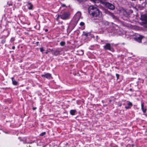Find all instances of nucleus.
<instances>
[{"mask_svg":"<svg viewBox=\"0 0 147 147\" xmlns=\"http://www.w3.org/2000/svg\"><path fill=\"white\" fill-rule=\"evenodd\" d=\"M105 5L106 7L108 8L111 10H113L115 8V6L109 3L106 2L105 3Z\"/></svg>","mask_w":147,"mask_h":147,"instance_id":"obj_5","label":"nucleus"},{"mask_svg":"<svg viewBox=\"0 0 147 147\" xmlns=\"http://www.w3.org/2000/svg\"><path fill=\"white\" fill-rule=\"evenodd\" d=\"M45 134H46L45 132H43V133H42L41 134H40V135L41 136H44V135H45Z\"/></svg>","mask_w":147,"mask_h":147,"instance_id":"obj_15","label":"nucleus"},{"mask_svg":"<svg viewBox=\"0 0 147 147\" xmlns=\"http://www.w3.org/2000/svg\"><path fill=\"white\" fill-rule=\"evenodd\" d=\"M108 14L111 16H112L113 15V13L110 12H108Z\"/></svg>","mask_w":147,"mask_h":147,"instance_id":"obj_18","label":"nucleus"},{"mask_svg":"<svg viewBox=\"0 0 147 147\" xmlns=\"http://www.w3.org/2000/svg\"><path fill=\"white\" fill-rule=\"evenodd\" d=\"M116 76L117 77V79H118L119 78V75L118 74H116Z\"/></svg>","mask_w":147,"mask_h":147,"instance_id":"obj_23","label":"nucleus"},{"mask_svg":"<svg viewBox=\"0 0 147 147\" xmlns=\"http://www.w3.org/2000/svg\"><path fill=\"white\" fill-rule=\"evenodd\" d=\"M12 49H15V47L14 46H13L12 47Z\"/></svg>","mask_w":147,"mask_h":147,"instance_id":"obj_30","label":"nucleus"},{"mask_svg":"<svg viewBox=\"0 0 147 147\" xmlns=\"http://www.w3.org/2000/svg\"><path fill=\"white\" fill-rule=\"evenodd\" d=\"M121 104H120V105H119V106H121Z\"/></svg>","mask_w":147,"mask_h":147,"instance_id":"obj_37","label":"nucleus"},{"mask_svg":"<svg viewBox=\"0 0 147 147\" xmlns=\"http://www.w3.org/2000/svg\"><path fill=\"white\" fill-rule=\"evenodd\" d=\"M108 12H109V11H106V13H107V14H108Z\"/></svg>","mask_w":147,"mask_h":147,"instance_id":"obj_34","label":"nucleus"},{"mask_svg":"<svg viewBox=\"0 0 147 147\" xmlns=\"http://www.w3.org/2000/svg\"><path fill=\"white\" fill-rule=\"evenodd\" d=\"M90 0L91 1H92L93 2H95L96 1V0Z\"/></svg>","mask_w":147,"mask_h":147,"instance_id":"obj_31","label":"nucleus"},{"mask_svg":"<svg viewBox=\"0 0 147 147\" xmlns=\"http://www.w3.org/2000/svg\"><path fill=\"white\" fill-rule=\"evenodd\" d=\"M48 31V30L47 29H46V30H45V32H47V31Z\"/></svg>","mask_w":147,"mask_h":147,"instance_id":"obj_32","label":"nucleus"},{"mask_svg":"<svg viewBox=\"0 0 147 147\" xmlns=\"http://www.w3.org/2000/svg\"><path fill=\"white\" fill-rule=\"evenodd\" d=\"M11 79L12 81L13 84L15 85H17L18 83V82L14 80V78H11Z\"/></svg>","mask_w":147,"mask_h":147,"instance_id":"obj_10","label":"nucleus"},{"mask_svg":"<svg viewBox=\"0 0 147 147\" xmlns=\"http://www.w3.org/2000/svg\"><path fill=\"white\" fill-rule=\"evenodd\" d=\"M42 77H46V78L49 79L50 78H52V77L51 76V74L49 73H47L45 75H42Z\"/></svg>","mask_w":147,"mask_h":147,"instance_id":"obj_8","label":"nucleus"},{"mask_svg":"<svg viewBox=\"0 0 147 147\" xmlns=\"http://www.w3.org/2000/svg\"><path fill=\"white\" fill-rule=\"evenodd\" d=\"M79 2H81L82 1H84L85 0H77Z\"/></svg>","mask_w":147,"mask_h":147,"instance_id":"obj_25","label":"nucleus"},{"mask_svg":"<svg viewBox=\"0 0 147 147\" xmlns=\"http://www.w3.org/2000/svg\"><path fill=\"white\" fill-rule=\"evenodd\" d=\"M132 90V89H131V88H130V89H129V90H130V91H131V90Z\"/></svg>","mask_w":147,"mask_h":147,"instance_id":"obj_36","label":"nucleus"},{"mask_svg":"<svg viewBox=\"0 0 147 147\" xmlns=\"http://www.w3.org/2000/svg\"><path fill=\"white\" fill-rule=\"evenodd\" d=\"M62 7H65V5L64 4H62Z\"/></svg>","mask_w":147,"mask_h":147,"instance_id":"obj_27","label":"nucleus"},{"mask_svg":"<svg viewBox=\"0 0 147 147\" xmlns=\"http://www.w3.org/2000/svg\"><path fill=\"white\" fill-rule=\"evenodd\" d=\"M59 17H60V15H58L57 17V18L56 19L57 20H58V19L59 18Z\"/></svg>","mask_w":147,"mask_h":147,"instance_id":"obj_24","label":"nucleus"},{"mask_svg":"<svg viewBox=\"0 0 147 147\" xmlns=\"http://www.w3.org/2000/svg\"><path fill=\"white\" fill-rule=\"evenodd\" d=\"M70 15V13L69 12H66L60 15V17L63 20H66L69 18Z\"/></svg>","mask_w":147,"mask_h":147,"instance_id":"obj_2","label":"nucleus"},{"mask_svg":"<svg viewBox=\"0 0 147 147\" xmlns=\"http://www.w3.org/2000/svg\"><path fill=\"white\" fill-rule=\"evenodd\" d=\"M48 52H49L48 51H47L45 53H46V54H47V53H48Z\"/></svg>","mask_w":147,"mask_h":147,"instance_id":"obj_33","label":"nucleus"},{"mask_svg":"<svg viewBox=\"0 0 147 147\" xmlns=\"http://www.w3.org/2000/svg\"><path fill=\"white\" fill-rule=\"evenodd\" d=\"M5 39H3V40H1V43H2V44H3L5 42Z\"/></svg>","mask_w":147,"mask_h":147,"instance_id":"obj_20","label":"nucleus"},{"mask_svg":"<svg viewBox=\"0 0 147 147\" xmlns=\"http://www.w3.org/2000/svg\"><path fill=\"white\" fill-rule=\"evenodd\" d=\"M109 101H110V102H111V100H110Z\"/></svg>","mask_w":147,"mask_h":147,"instance_id":"obj_40","label":"nucleus"},{"mask_svg":"<svg viewBox=\"0 0 147 147\" xmlns=\"http://www.w3.org/2000/svg\"><path fill=\"white\" fill-rule=\"evenodd\" d=\"M33 5H31L30 7L28 8L29 9H32Z\"/></svg>","mask_w":147,"mask_h":147,"instance_id":"obj_16","label":"nucleus"},{"mask_svg":"<svg viewBox=\"0 0 147 147\" xmlns=\"http://www.w3.org/2000/svg\"><path fill=\"white\" fill-rule=\"evenodd\" d=\"M77 15H75V16H77Z\"/></svg>","mask_w":147,"mask_h":147,"instance_id":"obj_41","label":"nucleus"},{"mask_svg":"<svg viewBox=\"0 0 147 147\" xmlns=\"http://www.w3.org/2000/svg\"><path fill=\"white\" fill-rule=\"evenodd\" d=\"M11 5H11H10V4H9V6H10V5Z\"/></svg>","mask_w":147,"mask_h":147,"instance_id":"obj_39","label":"nucleus"},{"mask_svg":"<svg viewBox=\"0 0 147 147\" xmlns=\"http://www.w3.org/2000/svg\"><path fill=\"white\" fill-rule=\"evenodd\" d=\"M76 111L75 110H72L70 111V113L72 115H75Z\"/></svg>","mask_w":147,"mask_h":147,"instance_id":"obj_11","label":"nucleus"},{"mask_svg":"<svg viewBox=\"0 0 147 147\" xmlns=\"http://www.w3.org/2000/svg\"><path fill=\"white\" fill-rule=\"evenodd\" d=\"M28 4H30V5H31V3H28Z\"/></svg>","mask_w":147,"mask_h":147,"instance_id":"obj_35","label":"nucleus"},{"mask_svg":"<svg viewBox=\"0 0 147 147\" xmlns=\"http://www.w3.org/2000/svg\"><path fill=\"white\" fill-rule=\"evenodd\" d=\"M144 37L141 35H136V37L134 38V39L139 42H141L143 38Z\"/></svg>","mask_w":147,"mask_h":147,"instance_id":"obj_4","label":"nucleus"},{"mask_svg":"<svg viewBox=\"0 0 147 147\" xmlns=\"http://www.w3.org/2000/svg\"><path fill=\"white\" fill-rule=\"evenodd\" d=\"M88 13L93 17H97L100 15L99 9L93 5L90 6L88 8Z\"/></svg>","mask_w":147,"mask_h":147,"instance_id":"obj_1","label":"nucleus"},{"mask_svg":"<svg viewBox=\"0 0 147 147\" xmlns=\"http://www.w3.org/2000/svg\"><path fill=\"white\" fill-rule=\"evenodd\" d=\"M140 20L142 21V23L143 24H147V14L142 15L141 16Z\"/></svg>","mask_w":147,"mask_h":147,"instance_id":"obj_3","label":"nucleus"},{"mask_svg":"<svg viewBox=\"0 0 147 147\" xmlns=\"http://www.w3.org/2000/svg\"><path fill=\"white\" fill-rule=\"evenodd\" d=\"M40 51L42 52H43L44 50L43 48L42 47L40 48Z\"/></svg>","mask_w":147,"mask_h":147,"instance_id":"obj_19","label":"nucleus"},{"mask_svg":"<svg viewBox=\"0 0 147 147\" xmlns=\"http://www.w3.org/2000/svg\"><path fill=\"white\" fill-rule=\"evenodd\" d=\"M36 109V107H33L32 109H33V110H35Z\"/></svg>","mask_w":147,"mask_h":147,"instance_id":"obj_28","label":"nucleus"},{"mask_svg":"<svg viewBox=\"0 0 147 147\" xmlns=\"http://www.w3.org/2000/svg\"><path fill=\"white\" fill-rule=\"evenodd\" d=\"M77 54L80 55H82L84 54L83 51L80 48H78L77 50Z\"/></svg>","mask_w":147,"mask_h":147,"instance_id":"obj_7","label":"nucleus"},{"mask_svg":"<svg viewBox=\"0 0 147 147\" xmlns=\"http://www.w3.org/2000/svg\"><path fill=\"white\" fill-rule=\"evenodd\" d=\"M128 105L129 106H131L132 105V103L131 102H129L128 104Z\"/></svg>","mask_w":147,"mask_h":147,"instance_id":"obj_22","label":"nucleus"},{"mask_svg":"<svg viewBox=\"0 0 147 147\" xmlns=\"http://www.w3.org/2000/svg\"><path fill=\"white\" fill-rule=\"evenodd\" d=\"M36 43H38V42H37Z\"/></svg>","mask_w":147,"mask_h":147,"instance_id":"obj_42","label":"nucleus"},{"mask_svg":"<svg viewBox=\"0 0 147 147\" xmlns=\"http://www.w3.org/2000/svg\"><path fill=\"white\" fill-rule=\"evenodd\" d=\"M111 16L114 19L116 20H117L118 19L117 18L116 16H115L113 14Z\"/></svg>","mask_w":147,"mask_h":147,"instance_id":"obj_14","label":"nucleus"},{"mask_svg":"<svg viewBox=\"0 0 147 147\" xmlns=\"http://www.w3.org/2000/svg\"><path fill=\"white\" fill-rule=\"evenodd\" d=\"M146 4L147 5V2H146Z\"/></svg>","mask_w":147,"mask_h":147,"instance_id":"obj_43","label":"nucleus"},{"mask_svg":"<svg viewBox=\"0 0 147 147\" xmlns=\"http://www.w3.org/2000/svg\"><path fill=\"white\" fill-rule=\"evenodd\" d=\"M14 40V39L13 38H11V41L12 42Z\"/></svg>","mask_w":147,"mask_h":147,"instance_id":"obj_26","label":"nucleus"},{"mask_svg":"<svg viewBox=\"0 0 147 147\" xmlns=\"http://www.w3.org/2000/svg\"><path fill=\"white\" fill-rule=\"evenodd\" d=\"M83 35H84V36H88V33L84 32H83Z\"/></svg>","mask_w":147,"mask_h":147,"instance_id":"obj_17","label":"nucleus"},{"mask_svg":"<svg viewBox=\"0 0 147 147\" xmlns=\"http://www.w3.org/2000/svg\"><path fill=\"white\" fill-rule=\"evenodd\" d=\"M104 48L106 50H111V47L110 44L109 43H107L105 45L104 47Z\"/></svg>","mask_w":147,"mask_h":147,"instance_id":"obj_6","label":"nucleus"},{"mask_svg":"<svg viewBox=\"0 0 147 147\" xmlns=\"http://www.w3.org/2000/svg\"><path fill=\"white\" fill-rule=\"evenodd\" d=\"M51 51H53V49H51Z\"/></svg>","mask_w":147,"mask_h":147,"instance_id":"obj_38","label":"nucleus"},{"mask_svg":"<svg viewBox=\"0 0 147 147\" xmlns=\"http://www.w3.org/2000/svg\"><path fill=\"white\" fill-rule=\"evenodd\" d=\"M84 24V23L83 22H81L80 24V25L81 26H83Z\"/></svg>","mask_w":147,"mask_h":147,"instance_id":"obj_21","label":"nucleus"},{"mask_svg":"<svg viewBox=\"0 0 147 147\" xmlns=\"http://www.w3.org/2000/svg\"><path fill=\"white\" fill-rule=\"evenodd\" d=\"M60 52V51H56L53 53L54 55H57L59 54Z\"/></svg>","mask_w":147,"mask_h":147,"instance_id":"obj_12","label":"nucleus"},{"mask_svg":"<svg viewBox=\"0 0 147 147\" xmlns=\"http://www.w3.org/2000/svg\"><path fill=\"white\" fill-rule=\"evenodd\" d=\"M125 108L126 109H129V106H128V107H125Z\"/></svg>","mask_w":147,"mask_h":147,"instance_id":"obj_29","label":"nucleus"},{"mask_svg":"<svg viewBox=\"0 0 147 147\" xmlns=\"http://www.w3.org/2000/svg\"><path fill=\"white\" fill-rule=\"evenodd\" d=\"M65 44V42L63 41L61 42L60 43V45H61L62 46H64Z\"/></svg>","mask_w":147,"mask_h":147,"instance_id":"obj_13","label":"nucleus"},{"mask_svg":"<svg viewBox=\"0 0 147 147\" xmlns=\"http://www.w3.org/2000/svg\"><path fill=\"white\" fill-rule=\"evenodd\" d=\"M144 103H142L141 104V108L143 112L144 113L146 110V108H144Z\"/></svg>","mask_w":147,"mask_h":147,"instance_id":"obj_9","label":"nucleus"}]
</instances>
